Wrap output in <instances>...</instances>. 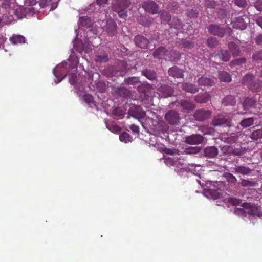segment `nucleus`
Masks as SVG:
<instances>
[{
	"label": "nucleus",
	"mask_w": 262,
	"mask_h": 262,
	"mask_svg": "<svg viewBox=\"0 0 262 262\" xmlns=\"http://www.w3.org/2000/svg\"><path fill=\"white\" fill-rule=\"evenodd\" d=\"M242 82L252 92H258L262 90V81L255 79V76L251 73H248L244 76Z\"/></svg>",
	"instance_id": "nucleus-1"
},
{
	"label": "nucleus",
	"mask_w": 262,
	"mask_h": 262,
	"mask_svg": "<svg viewBox=\"0 0 262 262\" xmlns=\"http://www.w3.org/2000/svg\"><path fill=\"white\" fill-rule=\"evenodd\" d=\"M2 6L7 10L8 16L12 19L16 20L23 17V8L15 6L14 3H3Z\"/></svg>",
	"instance_id": "nucleus-2"
},
{
	"label": "nucleus",
	"mask_w": 262,
	"mask_h": 262,
	"mask_svg": "<svg viewBox=\"0 0 262 262\" xmlns=\"http://www.w3.org/2000/svg\"><path fill=\"white\" fill-rule=\"evenodd\" d=\"M130 4V0H116L113 4L112 9L118 13L120 18L125 19L127 17V8Z\"/></svg>",
	"instance_id": "nucleus-3"
},
{
	"label": "nucleus",
	"mask_w": 262,
	"mask_h": 262,
	"mask_svg": "<svg viewBox=\"0 0 262 262\" xmlns=\"http://www.w3.org/2000/svg\"><path fill=\"white\" fill-rule=\"evenodd\" d=\"M128 108V115L135 118L139 120L143 118L145 116V111H143L139 105L126 103L125 108L127 110Z\"/></svg>",
	"instance_id": "nucleus-4"
},
{
	"label": "nucleus",
	"mask_w": 262,
	"mask_h": 262,
	"mask_svg": "<svg viewBox=\"0 0 262 262\" xmlns=\"http://www.w3.org/2000/svg\"><path fill=\"white\" fill-rule=\"evenodd\" d=\"M165 119L169 124L176 125L179 122L180 117L177 111L170 110L165 114Z\"/></svg>",
	"instance_id": "nucleus-5"
},
{
	"label": "nucleus",
	"mask_w": 262,
	"mask_h": 262,
	"mask_svg": "<svg viewBox=\"0 0 262 262\" xmlns=\"http://www.w3.org/2000/svg\"><path fill=\"white\" fill-rule=\"evenodd\" d=\"M204 138L200 134H193L190 136H187L184 142L185 143L190 145H198L203 142Z\"/></svg>",
	"instance_id": "nucleus-6"
},
{
	"label": "nucleus",
	"mask_w": 262,
	"mask_h": 262,
	"mask_svg": "<svg viewBox=\"0 0 262 262\" xmlns=\"http://www.w3.org/2000/svg\"><path fill=\"white\" fill-rule=\"evenodd\" d=\"M108 77H123L126 73L125 68L120 69L118 67H111L106 71Z\"/></svg>",
	"instance_id": "nucleus-7"
},
{
	"label": "nucleus",
	"mask_w": 262,
	"mask_h": 262,
	"mask_svg": "<svg viewBox=\"0 0 262 262\" xmlns=\"http://www.w3.org/2000/svg\"><path fill=\"white\" fill-rule=\"evenodd\" d=\"M246 19L248 20V18L246 15L236 17L235 20L233 22V27L241 30L245 29L248 24Z\"/></svg>",
	"instance_id": "nucleus-8"
},
{
	"label": "nucleus",
	"mask_w": 262,
	"mask_h": 262,
	"mask_svg": "<svg viewBox=\"0 0 262 262\" xmlns=\"http://www.w3.org/2000/svg\"><path fill=\"white\" fill-rule=\"evenodd\" d=\"M158 91L160 96L163 97L171 96L174 92L173 88L168 85H161L158 88Z\"/></svg>",
	"instance_id": "nucleus-9"
},
{
	"label": "nucleus",
	"mask_w": 262,
	"mask_h": 262,
	"mask_svg": "<svg viewBox=\"0 0 262 262\" xmlns=\"http://www.w3.org/2000/svg\"><path fill=\"white\" fill-rule=\"evenodd\" d=\"M211 112L202 109L197 110L194 115V119L199 121H203L207 119L211 115Z\"/></svg>",
	"instance_id": "nucleus-10"
},
{
	"label": "nucleus",
	"mask_w": 262,
	"mask_h": 262,
	"mask_svg": "<svg viewBox=\"0 0 262 262\" xmlns=\"http://www.w3.org/2000/svg\"><path fill=\"white\" fill-rule=\"evenodd\" d=\"M134 40L135 43V45L138 47L142 49L147 48L148 45L149 43V41L147 38L140 35H138L136 36L134 38Z\"/></svg>",
	"instance_id": "nucleus-11"
},
{
	"label": "nucleus",
	"mask_w": 262,
	"mask_h": 262,
	"mask_svg": "<svg viewBox=\"0 0 262 262\" xmlns=\"http://www.w3.org/2000/svg\"><path fill=\"white\" fill-rule=\"evenodd\" d=\"M232 120L229 118L214 117V126L225 125L226 127H230L232 126Z\"/></svg>",
	"instance_id": "nucleus-12"
},
{
	"label": "nucleus",
	"mask_w": 262,
	"mask_h": 262,
	"mask_svg": "<svg viewBox=\"0 0 262 262\" xmlns=\"http://www.w3.org/2000/svg\"><path fill=\"white\" fill-rule=\"evenodd\" d=\"M252 169L245 165H235L233 168L232 172L235 174H241L242 175H249Z\"/></svg>",
	"instance_id": "nucleus-13"
},
{
	"label": "nucleus",
	"mask_w": 262,
	"mask_h": 262,
	"mask_svg": "<svg viewBox=\"0 0 262 262\" xmlns=\"http://www.w3.org/2000/svg\"><path fill=\"white\" fill-rule=\"evenodd\" d=\"M168 74L174 78H180L183 77V71L177 66H173L169 69Z\"/></svg>",
	"instance_id": "nucleus-14"
},
{
	"label": "nucleus",
	"mask_w": 262,
	"mask_h": 262,
	"mask_svg": "<svg viewBox=\"0 0 262 262\" xmlns=\"http://www.w3.org/2000/svg\"><path fill=\"white\" fill-rule=\"evenodd\" d=\"M143 8L148 12L152 14L157 13L159 11V8L157 4L153 1L144 3Z\"/></svg>",
	"instance_id": "nucleus-15"
},
{
	"label": "nucleus",
	"mask_w": 262,
	"mask_h": 262,
	"mask_svg": "<svg viewBox=\"0 0 262 262\" xmlns=\"http://www.w3.org/2000/svg\"><path fill=\"white\" fill-rule=\"evenodd\" d=\"M225 180L229 183L233 184H235L237 182V179L232 174L228 172H225L222 176V180L219 182L216 181L215 183H220V185L222 184L223 185H224V182Z\"/></svg>",
	"instance_id": "nucleus-16"
},
{
	"label": "nucleus",
	"mask_w": 262,
	"mask_h": 262,
	"mask_svg": "<svg viewBox=\"0 0 262 262\" xmlns=\"http://www.w3.org/2000/svg\"><path fill=\"white\" fill-rule=\"evenodd\" d=\"M214 58L216 61L219 59L226 62L229 60L230 55L227 51L221 50L214 56Z\"/></svg>",
	"instance_id": "nucleus-17"
},
{
	"label": "nucleus",
	"mask_w": 262,
	"mask_h": 262,
	"mask_svg": "<svg viewBox=\"0 0 262 262\" xmlns=\"http://www.w3.org/2000/svg\"><path fill=\"white\" fill-rule=\"evenodd\" d=\"M116 92L120 97L128 98L132 96V91L125 87H120L116 89Z\"/></svg>",
	"instance_id": "nucleus-18"
},
{
	"label": "nucleus",
	"mask_w": 262,
	"mask_h": 262,
	"mask_svg": "<svg viewBox=\"0 0 262 262\" xmlns=\"http://www.w3.org/2000/svg\"><path fill=\"white\" fill-rule=\"evenodd\" d=\"M183 90L194 94L199 91V89L194 84L189 83H184L182 85Z\"/></svg>",
	"instance_id": "nucleus-19"
},
{
	"label": "nucleus",
	"mask_w": 262,
	"mask_h": 262,
	"mask_svg": "<svg viewBox=\"0 0 262 262\" xmlns=\"http://www.w3.org/2000/svg\"><path fill=\"white\" fill-rule=\"evenodd\" d=\"M141 74L148 79L151 81H154L157 78V73L154 70L145 69L141 72Z\"/></svg>",
	"instance_id": "nucleus-20"
},
{
	"label": "nucleus",
	"mask_w": 262,
	"mask_h": 262,
	"mask_svg": "<svg viewBox=\"0 0 262 262\" xmlns=\"http://www.w3.org/2000/svg\"><path fill=\"white\" fill-rule=\"evenodd\" d=\"M167 50L164 47H160L153 52V56L155 58L161 59L164 56Z\"/></svg>",
	"instance_id": "nucleus-21"
},
{
	"label": "nucleus",
	"mask_w": 262,
	"mask_h": 262,
	"mask_svg": "<svg viewBox=\"0 0 262 262\" xmlns=\"http://www.w3.org/2000/svg\"><path fill=\"white\" fill-rule=\"evenodd\" d=\"M228 48L233 56H239L241 51L239 47L234 42H230L228 43Z\"/></svg>",
	"instance_id": "nucleus-22"
},
{
	"label": "nucleus",
	"mask_w": 262,
	"mask_h": 262,
	"mask_svg": "<svg viewBox=\"0 0 262 262\" xmlns=\"http://www.w3.org/2000/svg\"><path fill=\"white\" fill-rule=\"evenodd\" d=\"M106 31L110 36H114L117 32V25L113 21L108 22L106 25Z\"/></svg>",
	"instance_id": "nucleus-23"
},
{
	"label": "nucleus",
	"mask_w": 262,
	"mask_h": 262,
	"mask_svg": "<svg viewBox=\"0 0 262 262\" xmlns=\"http://www.w3.org/2000/svg\"><path fill=\"white\" fill-rule=\"evenodd\" d=\"M79 21L82 26L88 28L91 27L93 24V21L90 18L86 16L80 17Z\"/></svg>",
	"instance_id": "nucleus-24"
},
{
	"label": "nucleus",
	"mask_w": 262,
	"mask_h": 262,
	"mask_svg": "<svg viewBox=\"0 0 262 262\" xmlns=\"http://www.w3.org/2000/svg\"><path fill=\"white\" fill-rule=\"evenodd\" d=\"M13 44L22 43L25 42L26 39L24 36L20 35H13L9 39Z\"/></svg>",
	"instance_id": "nucleus-25"
},
{
	"label": "nucleus",
	"mask_w": 262,
	"mask_h": 262,
	"mask_svg": "<svg viewBox=\"0 0 262 262\" xmlns=\"http://www.w3.org/2000/svg\"><path fill=\"white\" fill-rule=\"evenodd\" d=\"M222 103L225 106L234 105L236 103L235 98L232 95L227 96L223 99Z\"/></svg>",
	"instance_id": "nucleus-26"
},
{
	"label": "nucleus",
	"mask_w": 262,
	"mask_h": 262,
	"mask_svg": "<svg viewBox=\"0 0 262 262\" xmlns=\"http://www.w3.org/2000/svg\"><path fill=\"white\" fill-rule=\"evenodd\" d=\"M256 101L252 98L247 97L245 99L243 102V106L245 109H248L251 107H254Z\"/></svg>",
	"instance_id": "nucleus-27"
},
{
	"label": "nucleus",
	"mask_w": 262,
	"mask_h": 262,
	"mask_svg": "<svg viewBox=\"0 0 262 262\" xmlns=\"http://www.w3.org/2000/svg\"><path fill=\"white\" fill-rule=\"evenodd\" d=\"M180 104L184 109L188 111H192L195 108L194 104L189 100H182Z\"/></svg>",
	"instance_id": "nucleus-28"
},
{
	"label": "nucleus",
	"mask_w": 262,
	"mask_h": 262,
	"mask_svg": "<svg viewBox=\"0 0 262 262\" xmlns=\"http://www.w3.org/2000/svg\"><path fill=\"white\" fill-rule=\"evenodd\" d=\"M212 82L211 79L206 76H202L198 79V84L200 85L211 86Z\"/></svg>",
	"instance_id": "nucleus-29"
},
{
	"label": "nucleus",
	"mask_w": 262,
	"mask_h": 262,
	"mask_svg": "<svg viewBox=\"0 0 262 262\" xmlns=\"http://www.w3.org/2000/svg\"><path fill=\"white\" fill-rule=\"evenodd\" d=\"M219 78L221 81L229 82L231 81V77L230 75L225 71H222L219 73Z\"/></svg>",
	"instance_id": "nucleus-30"
},
{
	"label": "nucleus",
	"mask_w": 262,
	"mask_h": 262,
	"mask_svg": "<svg viewBox=\"0 0 262 262\" xmlns=\"http://www.w3.org/2000/svg\"><path fill=\"white\" fill-rule=\"evenodd\" d=\"M254 118L253 117H250L246 119H244L242 120L239 124L243 128H247L251 125H252L254 123Z\"/></svg>",
	"instance_id": "nucleus-31"
},
{
	"label": "nucleus",
	"mask_w": 262,
	"mask_h": 262,
	"mask_svg": "<svg viewBox=\"0 0 262 262\" xmlns=\"http://www.w3.org/2000/svg\"><path fill=\"white\" fill-rule=\"evenodd\" d=\"M241 185L244 187H255L258 185V183L255 181H252L249 180L241 179Z\"/></svg>",
	"instance_id": "nucleus-32"
},
{
	"label": "nucleus",
	"mask_w": 262,
	"mask_h": 262,
	"mask_svg": "<svg viewBox=\"0 0 262 262\" xmlns=\"http://www.w3.org/2000/svg\"><path fill=\"white\" fill-rule=\"evenodd\" d=\"M124 82L128 85H135L140 82V79L138 77L133 76L125 78Z\"/></svg>",
	"instance_id": "nucleus-33"
},
{
	"label": "nucleus",
	"mask_w": 262,
	"mask_h": 262,
	"mask_svg": "<svg viewBox=\"0 0 262 262\" xmlns=\"http://www.w3.org/2000/svg\"><path fill=\"white\" fill-rule=\"evenodd\" d=\"M201 148L197 146L186 147L184 152L186 154H196L200 152Z\"/></svg>",
	"instance_id": "nucleus-34"
},
{
	"label": "nucleus",
	"mask_w": 262,
	"mask_h": 262,
	"mask_svg": "<svg viewBox=\"0 0 262 262\" xmlns=\"http://www.w3.org/2000/svg\"><path fill=\"white\" fill-rule=\"evenodd\" d=\"M95 61L99 63L107 62L108 61L107 54L106 53H103L102 54L96 55Z\"/></svg>",
	"instance_id": "nucleus-35"
},
{
	"label": "nucleus",
	"mask_w": 262,
	"mask_h": 262,
	"mask_svg": "<svg viewBox=\"0 0 262 262\" xmlns=\"http://www.w3.org/2000/svg\"><path fill=\"white\" fill-rule=\"evenodd\" d=\"M248 213L250 215L257 216L259 217H262V212L257 207L252 208L249 210Z\"/></svg>",
	"instance_id": "nucleus-36"
},
{
	"label": "nucleus",
	"mask_w": 262,
	"mask_h": 262,
	"mask_svg": "<svg viewBox=\"0 0 262 262\" xmlns=\"http://www.w3.org/2000/svg\"><path fill=\"white\" fill-rule=\"evenodd\" d=\"M262 138V130L257 129L253 131L250 135V138L253 140H257Z\"/></svg>",
	"instance_id": "nucleus-37"
},
{
	"label": "nucleus",
	"mask_w": 262,
	"mask_h": 262,
	"mask_svg": "<svg viewBox=\"0 0 262 262\" xmlns=\"http://www.w3.org/2000/svg\"><path fill=\"white\" fill-rule=\"evenodd\" d=\"M224 138L225 142L228 144H233L237 142L238 139V136L236 135H234Z\"/></svg>",
	"instance_id": "nucleus-38"
},
{
	"label": "nucleus",
	"mask_w": 262,
	"mask_h": 262,
	"mask_svg": "<svg viewBox=\"0 0 262 262\" xmlns=\"http://www.w3.org/2000/svg\"><path fill=\"white\" fill-rule=\"evenodd\" d=\"M225 34L224 29L219 26L214 25V35L223 37Z\"/></svg>",
	"instance_id": "nucleus-39"
},
{
	"label": "nucleus",
	"mask_w": 262,
	"mask_h": 262,
	"mask_svg": "<svg viewBox=\"0 0 262 262\" xmlns=\"http://www.w3.org/2000/svg\"><path fill=\"white\" fill-rule=\"evenodd\" d=\"M130 135L126 133L123 132L119 136V139L121 142H124L126 143L130 141Z\"/></svg>",
	"instance_id": "nucleus-40"
},
{
	"label": "nucleus",
	"mask_w": 262,
	"mask_h": 262,
	"mask_svg": "<svg viewBox=\"0 0 262 262\" xmlns=\"http://www.w3.org/2000/svg\"><path fill=\"white\" fill-rule=\"evenodd\" d=\"M83 98L85 102L88 105H90L91 107L92 104H94V99L92 95L89 94H84L83 96Z\"/></svg>",
	"instance_id": "nucleus-41"
},
{
	"label": "nucleus",
	"mask_w": 262,
	"mask_h": 262,
	"mask_svg": "<svg viewBox=\"0 0 262 262\" xmlns=\"http://www.w3.org/2000/svg\"><path fill=\"white\" fill-rule=\"evenodd\" d=\"M171 23V25L176 29H180L183 27V24L179 19L174 18Z\"/></svg>",
	"instance_id": "nucleus-42"
},
{
	"label": "nucleus",
	"mask_w": 262,
	"mask_h": 262,
	"mask_svg": "<svg viewBox=\"0 0 262 262\" xmlns=\"http://www.w3.org/2000/svg\"><path fill=\"white\" fill-rule=\"evenodd\" d=\"M203 194L208 199H213V190L211 189L204 188Z\"/></svg>",
	"instance_id": "nucleus-43"
},
{
	"label": "nucleus",
	"mask_w": 262,
	"mask_h": 262,
	"mask_svg": "<svg viewBox=\"0 0 262 262\" xmlns=\"http://www.w3.org/2000/svg\"><path fill=\"white\" fill-rule=\"evenodd\" d=\"M252 59L256 61L262 60V51L255 52L252 55Z\"/></svg>",
	"instance_id": "nucleus-44"
},
{
	"label": "nucleus",
	"mask_w": 262,
	"mask_h": 262,
	"mask_svg": "<svg viewBox=\"0 0 262 262\" xmlns=\"http://www.w3.org/2000/svg\"><path fill=\"white\" fill-rule=\"evenodd\" d=\"M161 18L165 21H169L171 19V15L166 11H163L161 12Z\"/></svg>",
	"instance_id": "nucleus-45"
},
{
	"label": "nucleus",
	"mask_w": 262,
	"mask_h": 262,
	"mask_svg": "<svg viewBox=\"0 0 262 262\" xmlns=\"http://www.w3.org/2000/svg\"><path fill=\"white\" fill-rule=\"evenodd\" d=\"M148 88V85L146 84H141L138 86L137 90L140 93L145 94L146 93Z\"/></svg>",
	"instance_id": "nucleus-46"
},
{
	"label": "nucleus",
	"mask_w": 262,
	"mask_h": 262,
	"mask_svg": "<svg viewBox=\"0 0 262 262\" xmlns=\"http://www.w3.org/2000/svg\"><path fill=\"white\" fill-rule=\"evenodd\" d=\"M204 155L209 158L213 157V147H207L204 150Z\"/></svg>",
	"instance_id": "nucleus-47"
},
{
	"label": "nucleus",
	"mask_w": 262,
	"mask_h": 262,
	"mask_svg": "<svg viewBox=\"0 0 262 262\" xmlns=\"http://www.w3.org/2000/svg\"><path fill=\"white\" fill-rule=\"evenodd\" d=\"M69 82L71 85H75L77 82V76L75 74H70L69 75Z\"/></svg>",
	"instance_id": "nucleus-48"
},
{
	"label": "nucleus",
	"mask_w": 262,
	"mask_h": 262,
	"mask_svg": "<svg viewBox=\"0 0 262 262\" xmlns=\"http://www.w3.org/2000/svg\"><path fill=\"white\" fill-rule=\"evenodd\" d=\"M246 62V59L245 58H241L238 59H236L232 62V64L234 65L239 66L243 63H245Z\"/></svg>",
	"instance_id": "nucleus-49"
},
{
	"label": "nucleus",
	"mask_w": 262,
	"mask_h": 262,
	"mask_svg": "<svg viewBox=\"0 0 262 262\" xmlns=\"http://www.w3.org/2000/svg\"><path fill=\"white\" fill-rule=\"evenodd\" d=\"M244 153V150L242 148H235L232 150V154L236 156H241Z\"/></svg>",
	"instance_id": "nucleus-50"
},
{
	"label": "nucleus",
	"mask_w": 262,
	"mask_h": 262,
	"mask_svg": "<svg viewBox=\"0 0 262 262\" xmlns=\"http://www.w3.org/2000/svg\"><path fill=\"white\" fill-rule=\"evenodd\" d=\"M234 3L236 5L241 8H244L247 6L246 0H235Z\"/></svg>",
	"instance_id": "nucleus-51"
},
{
	"label": "nucleus",
	"mask_w": 262,
	"mask_h": 262,
	"mask_svg": "<svg viewBox=\"0 0 262 262\" xmlns=\"http://www.w3.org/2000/svg\"><path fill=\"white\" fill-rule=\"evenodd\" d=\"M113 114L114 115L117 116L120 118L124 116L123 111L119 108H116V109H115L114 110Z\"/></svg>",
	"instance_id": "nucleus-52"
},
{
	"label": "nucleus",
	"mask_w": 262,
	"mask_h": 262,
	"mask_svg": "<svg viewBox=\"0 0 262 262\" xmlns=\"http://www.w3.org/2000/svg\"><path fill=\"white\" fill-rule=\"evenodd\" d=\"M229 202L233 205H237L241 203V200L234 198H230Z\"/></svg>",
	"instance_id": "nucleus-53"
},
{
	"label": "nucleus",
	"mask_w": 262,
	"mask_h": 262,
	"mask_svg": "<svg viewBox=\"0 0 262 262\" xmlns=\"http://www.w3.org/2000/svg\"><path fill=\"white\" fill-rule=\"evenodd\" d=\"M253 3H254L257 10L259 11L262 10V0H256L255 2H253Z\"/></svg>",
	"instance_id": "nucleus-54"
},
{
	"label": "nucleus",
	"mask_w": 262,
	"mask_h": 262,
	"mask_svg": "<svg viewBox=\"0 0 262 262\" xmlns=\"http://www.w3.org/2000/svg\"><path fill=\"white\" fill-rule=\"evenodd\" d=\"M36 4V0H24L23 2V5L25 6H33Z\"/></svg>",
	"instance_id": "nucleus-55"
},
{
	"label": "nucleus",
	"mask_w": 262,
	"mask_h": 262,
	"mask_svg": "<svg viewBox=\"0 0 262 262\" xmlns=\"http://www.w3.org/2000/svg\"><path fill=\"white\" fill-rule=\"evenodd\" d=\"M194 45V43L190 41H185L183 42V46L187 48H193Z\"/></svg>",
	"instance_id": "nucleus-56"
},
{
	"label": "nucleus",
	"mask_w": 262,
	"mask_h": 262,
	"mask_svg": "<svg viewBox=\"0 0 262 262\" xmlns=\"http://www.w3.org/2000/svg\"><path fill=\"white\" fill-rule=\"evenodd\" d=\"M130 129L134 132V133L138 134L139 132V127L138 126L132 124L130 126Z\"/></svg>",
	"instance_id": "nucleus-57"
},
{
	"label": "nucleus",
	"mask_w": 262,
	"mask_h": 262,
	"mask_svg": "<svg viewBox=\"0 0 262 262\" xmlns=\"http://www.w3.org/2000/svg\"><path fill=\"white\" fill-rule=\"evenodd\" d=\"M163 151L164 153L170 155H173L175 154L174 150L171 148H165Z\"/></svg>",
	"instance_id": "nucleus-58"
},
{
	"label": "nucleus",
	"mask_w": 262,
	"mask_h": 262,
	"mask_svg": "<svg viewBox=\"0 0 262 262\" xmlns=\"http://www.w3.org/2000/svg\"><path fill=\"white\" fill-rule=\"evenodd\" d=\"M51 2V0H41L40 2V6L41 7H46V6H48L50 4Z\"/></svg>",
	"instance_id": "nucleus-59"
},
{
	"label": "nucleus",
	"mask_w": 262,
	"mask_h": 262,
	"mask_svg": "<svg viewBox=\"0 0 262 262\" xmlns=\"http://www.w3.org/2000/svg\"><path fill=\"white\" fill-rule=\"evenodd\" d=\"M256 42L259 46H262V34H259L256 38Z\"/></svg>",
	"instance_id": "nucleus-60"
},
{
	"label": "nucleus",
	"mask_w": 262,
	"mask_h": 262,
	"mask_svg": "<svg viewBox=\"0 0 262 262\" xmlns=\"http://www.w3.org/2000/svg\"><path fill=\"white\" fill-rule=\"evenodd\" d=\"M197 15H198L197 13H196V12L193 10H191L188 13V16L195 17H196Z\"/></svg>",
	"instance_id": "nucleus-61"
},
{
	"label": "nucleus",
	"mask_w": 262,
	"mask_h": 262,
	"mask_svg": "<svg viewBox=\"0 0 262 262\" xmlns=\"http://www.w3.org/2000/svg\"><path fill=\"white\" fill-rule=\"evenodd\" d=\"M108 0H96L97 5L101 6L106 4Z\"/></svg>",
	"instance_id": "nucleus-62"
},
{
	"label": "nucleus",
	"mask_w": 262,
	"mask_h": 262,
	"mask_svg": "<svg viewBox=\"0 0 262 262\" xmlns=\"http://www.w3.org/2000/svg\"><path fill=\"white\" fill-rule=\"evenodd\" d=\"M256 23L262 28V16L259 17L256 19Z\"/></svg>",
	"instance_id": "nucleus-63"
},
{
	"label": "nucleus",
	"mask_w": 262,
	"mask_h": 262,
	"mask_svg": "<svg viewBox=\"0 0 262 262\" xmlns=\"http://www.w3.org/2000/svg\"><path fill=\"white\" fill-rule=\"evenodd\" d=\"M207 44L210 48L213 47V38L212 37H210L208 39Z\"/></svg>",
	"instance_id": "nucleus-64"
}]
</instances>
